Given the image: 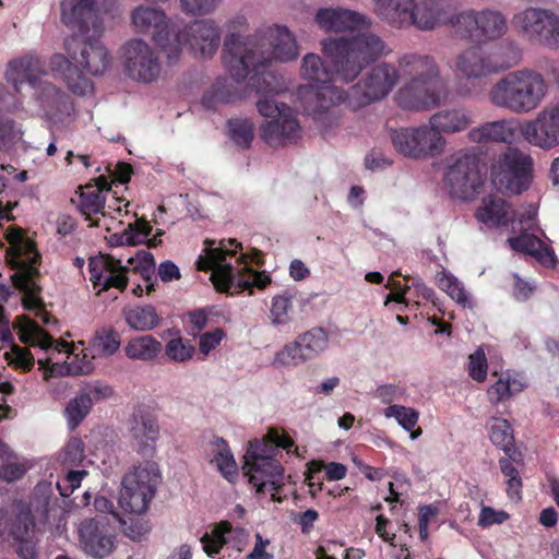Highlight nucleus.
Segmentation results:
<instances>
[{"label": "nucleus", "instance_id": "obj_1", "mask_svg": "<svg viewBox=\"0 0 559 559\" xmlns=\"http://www.w3.org/2000/svg\"><path fill=\"white\" fill-rule=\"evenodd\" d=\"M401 75L407 79L396 93V102L406 110H429L445 102L448 86L440 68L429 55L408 52L397 59V68L389 62L372 67L349 87V108L357 110L385 98Z\"/></svg>", "mask_w": 559, "mask_h": 559}, {"label": "nucleus", "instance_id": "obj_2", "mask_svg": "<svg viewBox=\"0 0 559 559\" xmlns=\"http://www.w3.org/2000/svg\"><path fill=\"white\" fill-rule=\"evenodd\" d=\"M115 3L116 0H62L60 3L62 23L78 33L64 43L67 53L76 64L62 53H55L49 67L75 95L85 96L94 90L93 82L78 66L92 75L103 74L110 66L108 51L100 41L104 31L100 13L108 12Z\"/></svg>", "mask_w": 559, "mask_h": 559}, {"label": "nucleus", "instance_id": "obj_3", "mask_svg": "<svg viewBox=\"0 0 559 559\" xmlns=\"http://www.w3.org/2000/svg\"><path fill=\"white\" fill-rule=\"evenodd\" d=\"M299 56L295 35L285 25L263 26L249 36L230 33L224 39L223 62L236 83L248 81L258 94H276L280 86L270 71L273 62H289Z\"/></svg>", "mask_w": 559, "mask_h": 559}, {"label": "nucleus", "instance_id": "obj_4", "mask_svg": "<svg viewBox=\"0 0 559 559\" xmlns=\"http://www.w3.org/2000/svg\"><path fill=\"white\" fill-rule=\"evenodd\" d=\"M320 44L329 66L317 53L305 55L300 75L308 85L332 83L334 76L344 83L354 82L369 64L391 53L383 38L374 33L328 37Z\"/></svg>", "mask_w": 559, "mask_h": 559}, {"label": "nucleus", "instance_id": "obj_5", "mask_svg": "<svg viewBox=\"0 0 559 559\" xmlns=\"http://www.w3.org/2000/svg\"><path fill=\"white\" fill-rule=\"evenodd\" d=\"M241 243L236 239L215 241L206 239L197 260L201 271H211L215 288L230 295L239 294L252 286L265 288L271 282L264 273L253 271L243 254L237 257Z\"/></svg>", "mask_w": 559, "mask_h": 559}, {"label": "nucleus", "instance_id": "obj_6", "mask_svg": "<svg viewBox=\"0 0 559 559\" xmlns=\"http://www.w3.org/2000/svg\"><path fill=\"white\" fill-rule=\"evenodd\" d=\"M532 146L551 150L559 145V99L545 106L535 118L521 123L515 118H506L481 123L469 129L467 138L473 143L514 142L516 134Z\"/></svg>", "mask_w": 559, "mask_h": 559}, {"label": "nucleus", "instance_id": "obj_7", "mask_svg": "<svg viewBox=\"0 0 559 559\" xmlns=\"http://www.w3.org/2000/svg\"><path fill=\"white\" fill-rule=\"evenodd\" d=\"M277 448L286 450L288 454L300 456L294 440L272 428L263 439L249 442L242 467L255 493L270 495L273 500H280L276 495L284 486V467L275 459Z\"/></svg>", "mask_w": 559, "mask_h": 559}, {"label": "nucleus", "instance_id": "obj_8", "mask_svg": "<svg viewBox=\"0 0 559 559\" xmlns=\"http://www.w3.org/2000/svg\"><path fill=\"white\" fill-rule=\"evenodd\" d=\"M9 243L7 261L11 266L10 275L13 285L23 293L22 302L25 309L35 310L41 305L37 284L40 254L33 240L24 235L22 228L9 226L4 231Z\"/></svg>", "mask_w": 559, "mask_h": 559}, {"label": "nucleus", "instance_id": "obj_9", "mask_svg": "<svg viewBox=\"0 0 559 559\" xmlns=\"http://www.w3.org/2000/svg\"><path fill=\"white\" fill-rule=\"evenodd\" d=\"M548 85L544 76L531 69L509 72L488 93L489 102L514 114H528L544 102Z\"/></svg>", "mask_w": 559, "mask_h": 559}, {"label": "nucleus", "instance_id": "obj_10", "mask_svg": "<svg viewBox=\"0 0 559 559\" xmlns=\"http://www.w3.org/2000/svg\"><path fill=\"white\" fill-rule=\"evenodd\" d=\"M520 60L521 50L512 43L493 50L473 46L464 49L455 57L453 71L457 78L474 82L510 69L516 66Z\"/></svg>", "mask_w": 559, "mask_h": 559}, {"label": "nucleus", "instance_id": "obj_11", "mask_svg": "<svg viewBox=\"0 0 559 559\" xmlns=\"http://www.w3.org/2000/svg\"><path fill=\"white\" fill-rule=\"evenodd\" d=\"M162 481L157 463L144 461L134 465L121 479L118 504L124 513L144 514Z\"/></svg>", "mask_w": 559, "mask_h": 559}, {"label": "nucleus", "instance_id": "obj_12", "mask_svg": "<svg viewBox=\"0 0 559 559\" xmlns=\"http://www.w3.org/2000/svg\"><path fill=\"white\" fill-rule=\"evenodd\" d=\"M134 33L148 36L166 55L169 64L175 63L181 55L180 36L170 24L165 11L157 5L141 4L130 14Z\"/></svg>", "mask_w": 559, "mask_h": 559}, {"label": "nucleus", "instance_id": "obj_13", "mask_svg": "<svg viewBox=\"0 0 559 559\" xmlns=\"http://www.w3.org/2000/svg\"><path fill=\"white\" fill-rule=\"evenodd\" d=\"M13 329L16 330L19 340L34 347H39L45 350H53L58 354H64L66 359L64 372L71 376L88 374L95 369L94 357L86 353L84 349L81 353H74L73 346L68 342H56L48 335L37 323L26 317H16L12 323Z\"/></svg>", "mask_w": 559, "mask_h": 559}, {"label": "nucleus", "instance_id": "obj_14", "mask_svg": "<svg viewBox=\"0 0 559 559\" xmlns=\"http://www.w3.org/2000/svg\"><path fill=\"white\" fill-rule=\"evenodd\" d=\"M304 110L324 130L338 122L336 108L345 104L349 107V90L344 91L332 83L322 85H304L297 91Z\"/></svg>", "mask_w": 559, "mask_h": 559}, {"label": "nucleus", "instance_id": "obj_15", "mask_svg": "<svg viewBox=\"0 0 559 559\" xmlns=\"http://www.w3.org/2000/svg\"><path fill=\"white\" fill-rule=\"evenodd\" d=\"M495 187L506 194H521L533 179V158L516 147H509L491 166Z\"/></svg>", "mask_w": 559, "mask_h": 559}, {"label": "nucleus", "instance_id": "obj_16", "mask_svg": "<svg viewBox=\"0 0 559 559\" xmlns=\"http://www.w3.org/2000/svg\"><path fill=\"white\" fill-rule=\"evenodd\" d=\"M35 521L31 502L17 500L12 504V516L0 506V543L13 540L17 545V554L22 559L37 557L36 544L33 539Z\"/></svg>", "mask_w": 559, "mask_h": 559}, {"label": "nucleus", "instance_id": "obj_17", "mask_svg": "<svg viewBox=\"0 0 559 559\" xmlns=\"http://www.w3.org/2000/svg\"><path fill=\"white\" fill-rule=\"evenodd\" d=\"M507 31V19L498 10H466L453 20V34L461 39L491 41L501 38Z\"/></svg>", "mask_w": 559, "mask_h": 559}, {"label": "nucleus", "instance_id": "obj_18", "mask_svg": "<svg viewBox=\"0 0 559 559\" xmlns=\"http://www.w3.org/2000/svg\"><path fill=\"white\" fill-rule=\"evenodd\" d=\"M444 186L453 198L471 199L481 185L480 158L474 150H461L448 158Z\"/></svg>", "mask_w": 559, "mask_h": 559}, {"label": "nucleus", "instance_id": "obj_19", "mask_svg": "<svg viewBox=\"0 0 559 559\" xmlns=\"http://www.w3.org/2000/svg\"><path fill=\"white\" fill-rule=\"evenodd\" d=\"M394 148L402 155L424 159L441 154L447 140L439 134L431 124H423L415 128H401L391 134Z\"/></svg>", "mask_w": 559, "mask_h": 559}, {"label": "nucleus", "instance_id": "obj_20", "mask_svg": "<svg viewBox=\"0 0 559 559\" xmlns=\"http://www.w3.org/2000/svg\"><path fill=\"white\" fill-rule=\"evenodd\" d=\"M512 24L531 41L549 49H559V16L555 12L527 8L514 14Z\"/></svg>", "mask_w": 559, "mask_h": 559}, {"label": "nucleus", "instance_id": "obj_21", "mask_svg": "<svg viewBox=\"0 0 559 559\" xmlns=\"http://www.w3.org/2000/svg\"><path fill=\"white\" fill-rule=\"evenodd\" d=\"M126 74L141 83H152L160 74V62L155 49L142 38H132L122 46Z\"/></svg>", "mask_w": 559, "mask_h": 559}, {"label": "nucleus", "instance_id": "obj_22", "mask_svg": "<svg viewBox=\"0 0 559 559\" xmlns=\"http://www.w3.org/2000/svg\"><path fill=\"white\" fill-rule=\"evenodd\" d=\"M127 432L134 451L143 457H153L157 452L160 426L154 414L144 408L133 411L127 421Z\"/></svg>", "mask_w": 559, "mask_h": 559}, {"label": "nucleus", "instance_id": "obj_23", "mask_svg": "<svg viewBox=\"0 0 559 559\" xmlns=\"http://www.w3.org/2000/svg\"><path fill=\"white\" fill-rule=\"evenodd\" d=\"M78 533L82 550L94 559L110 556L116 547V534L108 522L102 519L83 521Z\"/></svg>", "mask_w": 559, "mask_h": 559}, {"label": "nucleus", "instance_id": "obj_24", "mask_svg": "<svg viewBox=\"0 0 559 559\" xmlns=\"http://www.w3.org/2000/svg\"><path fill=\"white\" fill-rule=\"evenodd\" d=\"M180 36L181 50L188 47L197 58H211L221 44V33L213 20H198L190 23L185 32L176 29Z\"/></svg>", "mask_w": 559, "mask_h": 559}, {"label": "nucleus", "instance_id": "obj_25", "mask_svg": "<svg viewBox=\"0 0 559 559\" xmlns=\"http://www.w3.org/2000/svg\"><path fill=\"white\" fill-rule=\"evenodd\" d=\"M45 60L35 51H28L10 60L7 64L4 79L19 93L23 84H28L36 90L41 78L47 75Z\"/></svg>", "mask_w": 559, "mask_h": 559}, {"label": "nucleus", "instance_id": "obj_26", "mask_svg": "<svg viewBox=\"0 0 559 559\" xmlns=\"http://www.w3.org/2000/svg\"><path fill=\"white\" fill-rule=\"evenodd\" d=\"M455 7L451 0H414L411 27L419 31H432L449 24L453 29Z\"/></svg>", "mask_w": 559, "mask_h": 559}, {"label": "nucleus", "instance_id": "obj_27", "mask_svg": "<svg viewBox=\"0 0 559 559\" xmlns=\"http://www.w3.org/2000/svg\"><path fill=\"white\" fill-rule=\"evenodd\" d=\"M314 21L328 33L369 29L372 25L371 19L366 14L343 7L320 8L314 15Z\"/></svg>", "mask_w": 559, "mask_h": 559}, {"label": "nucleus", "instance_id": "obj_28", "mask_svg": "<svg viewBox=\"0 0 559 559\" xmlns=\"http://www.w3.org/2000/svg\"><path fill=\"white\" fill-rule=\"evenodd\" d=\"M90 280L99 292L109 288L123 290L128 284L127 266L109 254L92 257L88 261Z\"/></svg>", "mask_w": 559, "mask_h": 559}, {"label": "nucleus", "instance_id": "obj_29", "mask_svg": "<svg viewBox=\"0 0 559 559\" xmlns=\"http://www.w3.org/2000/svg\"><path fill=\"white\" fill-rule=\"evenodd\" d=\"M35 99L46 119L53 123L63 122L74 111L71 97L47 81L35 90Z\"/></svg>", "mask_w": 559, "mask_h": 559}, {"label": "nucleus", "instance_id": "obj_30", "mask_svg": "<svg viewBox=\"0 0 559 559\" xmlns=\"http://www.w3.org/2000/svg\"><path fill=\"white\" fill-rule=\"evenodd\" d=\"M263 141L273 147L285 146L296 142L301 134L295 112L265 121L260 127Z\"/></svg>", "mask_w": 559, "mask_h": 559}, {"label": "nucleus", "instance_id": "obj_31", "mask_svg": "<svg viewBox=\"0 0 559 559\" xmlns=\"http://www.w3.org/2000/svg\"><path fill=\"white\" fill-rule=\"evenodd\" d=\"M248 533L245 528L233 526L228 522H222L216 525L210 534H205L201 538L204 551L214 557L224 545L241 551L246 545Z\"/></svg>", "mask_w": 559, "mask_h": 559}, {"label": "nucleus", "instance_id": "obj_32", "mask_svg": "<svg viewBox=\"0 0 559 559\" xmlns=\"http://www.w3.org/2000/svg\"><path fill=\"white\" fill-rule=\"evenodd\" d=\"M374 15L395 29L411 27L414 0H372Z\"/></svg>", "mask_w": 559, "mask_h": 559}, {"label": "nucleus", "instance_id": "obj_33", "mask_svg": "<svg viewBox=\"0 0 559 559\" xmlns=\"http://www.w3.org/2000/svg\"><path fill=\"white\" fill-rule=\"evenodd\" d=\"M473 122V111L464 106L441 109L429 118V123L439 134H454L466 131Z\"/></svg>", "mask_w": 559, "mask_h": 559}, {"label": "nucleus", "instance_id": "obj_34", "mask_svg": "<svg viewBox=\"0 0 559 559\" xmlns=\"http://www.w3.org/2000/svg\"><path fill=\"white\" fill-rule=\"evenodd\" d=\"M109 189L107 180L103 177H99L96 183L80 187L75 201L79 212L90 221H92L93 215L99 213L105 216L106 194Z\"/></svg>", "mask_w": 559, "mask_h": 559}, {"label": "nucleus", "instance_id": "obj_35", "mask_svg": "<svg viewBox=\"0 0 559 559\" xmlns=\"http://www.w3.org/2000/svg\"><path fill=\"white\" fill-rule=\"evenodd\" d=\"M508 243L514 251L531 255L547 267L556 265L557 258L554 249L537 236L522 233L509 238Z\"/></svg>", "mask_w": 559, "mask_h": 559}, {"label": "nucleus", "instance_id": "obj_36", "mask_svg": "<svg viewBox=\"0 0 559 559\" xmlns=\"http://www.w3.org/2000/svg\"><path fill=\"white\" fill-rule=\"evenodd\" d=\"M476 218L487 227L495 228L513 223L515 214L506 200L489 195L483 199L476 212Z\"/></svg>", "mask_w": 559, "mask_h": 559}, {"label": "nucleus", "instance_id": "obj_37", "mask_svg": "<svg viewBox=\"0 0 559 559\" xmlns=\"http://www.w3.org/2000/svg\"><path fill=\"white\" fill-rule=\"evenodd\" d=\"M207 456L225 479L229 483L236 481L238 466L226 440L214 437L209 442Z\"/></svg>", "mask_w": 559, "mask_h": 559}, {"label": "nucleus", "instance_id": "obj_38", "mask_svg": "<svg viewBox=\"0 0 559 559\" xmlns=\"http://www.w3.org/2000/svg\"><path fill=\"white\" fill-rule=\"evenodd\" d=\"M120 347V333L111 325H104L95 330L86 349L94 358H109L117 354Z\"/></svg>", "mask_w": 559, "mask_h": 559}, {"label": "nucleus", "instance_id": "obj_39", "mask_svg": "<svg viewBox=\"0 0 559 559\" xmlns=\"http://www.w3.org/2000/svg\"><path fill=\"white\" fill-rule=\"evenodd\" d=\"M526 386L527 383L523 376L507 371L488 388V400L492 405H498L500 402L510 399L513 394L522 392Z\"/></svg>", "mask_w": 559, "mask_h": 559}, {"label": "nucleus", "instance_id": "obj_40", "mask_svg": "<svg viewBox=\"0 0 559 559\" xmlns=\"http://www.w3.org/2000/svg\"><path fill=\"white\" fill-rule=\"evenodd\" d=\"M26 150L27 145L24 140L22 124L0 114V151L11 154L16 151L25 152Z\"/></svg>", "mask_w": 559, "mask_h": 559}, {"label": "nucleus", "instance_id": "obj_41", "mask_svg": "<svg viewBox=\"0 0 559 559\" xmlns=\"http://www.w3.org/2000/svg\"><path fill=\"white\" fill-rule=\"evenodd\" d=\"M123 317L127 325L134 331H151L160 322V317L151 305L129 307L123 310Z\"/></svg>", "mask_w": 559, "mask_h": 559}, {"label": "nucleus", "instance_id": "obj_42", "mask_svg": "<svg viewBox=\"0 0 559 559\" xmlns=\"http://www.w3.org/2000/svg\"><path fill=\"white\" fill-rule=\"evenodd\" d=\"M241 99L234 83L226 78H218L212 87L203 95L202 104L204 107L212 109L218 104H229Z\"/></svg>", "mask_w": 559, "mask_h": 559}, {"label": "nucleus", "instance_id": "obj_43", "mask_svg": "<svg viewBox=\"0 0 559 559\" xmlns=\"http://www.w3.org/2000/svg\"><path fill=\"white\" fill-rule=\"evenodd\" d=\"M162 350L160 343L152 335H141L131 338L124 352L128 358L133 360H153Z\"/></svg>", "mask_w": 559, "mask_h": 559}, {"label": "nucleus", "instance_id": "obj_44", "mask_svg": "<svg viewBox=\"0 0 559 559\" xmlns=\"http://www.w3.org/2000/svg\"><path fill=\"white\" fill-rule=\"evenodd\" d=\"M0 459L2 460L0 478L9 483L22 478L31 467L27 461L16 459L10 447L2 441H0Z\"/></svg>", "mask_w": 559, "mask_h": 559}, {"label": "nucleus", "instance_id": "obj_45", "mask_svg": "<svg viewBox=\"0 0 559 559\" xmlns=\"http://www.w3.org/2000/svg\"><path fill=\"white\" fill-rule=\"evenodd\" d=\"M490 441L506 453H514V436L511 424L501 417H492L487 423Z\"/></svg>", "mask_w": 559, "mask_h": 559}, {"label": "nucleus", "instance_id": "obj_46", "mask_svg": "<svg viewBox=\"0 0 559 559\" xmlns=\"http://www.w3.org/2000/svg\"><path fill=\"white\" fill-rule=\"evenodd\" d=\"M437 284L440 289L447 293L453 300L462 307H472V300L463 283L451 272L442 270L437 275Z\"/></svg>", "mask_w": 559, "mask_h": 559}, {"label": "nucleus", "instance_id": "obj_47", "mask_svg": "<svg viewBox=\"0 0 559 559\" xmlns=\"http://www.w3.org/2000/svg\"><path fill=\"white\" fill-rule=\"evenodd\" d=\"M297 338L309 359L319 356L329 347V334L322 328L311 329L298 335Z\"/></svg>", "mask_w": 559, "mask_h": 559}, {"label": "nucleus", "instance_id": "obj_48", "mask_svg": "<svg viewBox=\"0 0 559 559\" xmlns=\"http://www.w3.org/2000/svg\"><path fill=\"white\" fill-rule=\"evenodd\" d=\"M124 265L127 272L132 270L142 276L148 292L152 289V281L155 276V262L152 253L141 250L134 257H130Z\"/></svg>", "mask_w": 559, "mask_h": 559}, {"label": "nucleus", "instance_id": "obj_49", "mask_svg": "<svg viewBox=\"0 0 559 559\" xmlns=\"http://www.w3.org/2000/svg\"><path fill=\"white\" fill-rule=\"evenodd\" d=\"M92 408L90 397L79 392L71 399L64 409L68 427L74 430L90 414Z\"/></svg>", "mask_w": 559, "mask_h": 559}, {"label": "nucleus", "instance_id": "obj_50", "mask_svg": "<svg viewBox=\"0 0 559 559\" xmlns=\"http://www.w3.org/2000/svg\"><path fill=\"white\" fill-rule=\"evenodd\" d=\"M307 360H310L307 354L304 352L301 344L298 338L294 342L284 345L274 356L273 366L288 367L297 366Z\"/></svg>", "mask_w": 559, "mask_h": 559}, {"label": "nucleus", "instance_id": "obj_51", "mask_svg": "<svg viewBox=\"0 0 559 559\" xmlns=\"http://www.w3.org/2000/svg\"><path fill=\"white\" fill-rule=\"evenodd\" d=\"M382 414L388 419H395L405 431H412L415 429L419 419L418 411L400 404H391L386 406Z\"/></svg>", "mask_w": 559, "mask_h": 559}, {"label": "nucleus", "instance_id": "obj_52", "mask_svg": "<svg viewBox=\"0 0 559 559\" xmlns=\"http://www.w3.org/2000/svg\"><path fill=\"white\" fill-rule=\"evenodd\" d=\"M230 139L240 147H249L253 140V124L248 119L228 121Z\"/></svg>", "mask_w": 559, "mask_h": 559}, {"label": "nucleus", "instance_id": "obj_53", "mask_svg": "<svg viewBox=\"0 0 559 559\" xmlns=\"http://www.w3.org/2000/svg\"><path fill=\"white\" fill-rule=\"evenodd\" d=\"M293 310L292 295L284 293L273 297L271 305V320L274 325H283L290 321Z\"/></svg>", "mask_w": 559, "mask_h": 559}, {"label": "nucleus", "instance_id": "obj_54", "mask_svg": "<svg viewBox=\"0 0 559 559\" xmlns=\"http://www.w3.org/2000/svg\"><path fill=\"white\" fill-rule=\"evenodd\" d=\"M194 353V347L188 340L182 337L171 338L167 342L165 347L166 356L176 362H183L189 360Z\"/></svg>", "mask_w": 559, "mask_h": 559}, {"label": "nucleus", "instance_id": "obj_55", "mask_svg": "<svg viewBox=\"0 0 559 559\" xmlns=\"http://www.w3.org/2000/svg\"><path fill=\"white\" fill-rule=\"evenodd\" d=\"M84 443L79 438H71L63 450L58 454V461L62 465L76 466L84 460Z\"/></svg>", "mask_w": 559, "mask_h": 559}, {"label": "nucleus", "instance_id": "obj_56", "mask_svg": "<svg viewBox=\"0 0 559 559\" xmlns=\"http://www.w3.org/2000/svg\"><path fill=\"white\" fill-rule=\"evenodd\" d=\"M4 356L11 367L22 372L29 371L35 364V359L32 353L28 349L22 348L17 345H12L11 350L5 353Z\"/></svg>", "mask_w": 559, "mask_h": 559}, {"label": "nucleus", "instance_id": "obj_57", "mask_svg": "<svg viewBox=\"0 0 559 559\" xmlns=\"http://www.w3.org/2000/svg\"><path fill=\"white\" fill-rule=\"evenodd\" d=\"M467 371L469 377L476 382H484L487 378L488 362L484 346H479L468 357Z\"/></svg>", "mask_w": 559, "mask_h": 559}, {"label": "nucleus", "instance_id": "obj_58", "mask_svg": "<svg viewBox=\"0 0 559 559\" xmlns=\"http://www.w3.org/2000/svg\"><path fill=\"white\" fill-rule=\"evenodd\" d=\"M219 3L221 0H180L181 10L193 16L212 14Z\"/></svg>", "mask_w": 559, "mask_h": 559}, {"label": "nucleus", "instance_id": "obj_59", "mask_svg": "<svg viewBox=\"0 0 559 559\" xmlns=\"http://www.w3.org/2000/svg\"><path fill=\"white\" fill-rule=\"evenodd\" d=\"M257 108L261 116L270 118V120L276 119L278 117H285L294 112V110L288 105L284 103H275L273 99L269 98L259 99L257 103Z\"/></svg>", "mask_w": 559, "mask_h": 559}, {"label": "nucleus", "instance_id": "obj_60", "mask_svg": "<svg viewBox=\"0 0 559 559\" xmlns=\"http://www.w3.org/2000/svg\"><path fill=\"white\" fill-rule=\"evenodd\" d=\"M150 230V227L144 221H136L129 224L121 233L124 236V242H127V246H136L143 243L147 239Z\"/></svg>", "mask_w": 559, "mask_h": 559}, {"label": "nucleus", "instance_id": "obj_61", "mask_svg": "<svg viewBox=\"0 0 559 559\" xmlns=\"http://www.w3.org/2000/svg\"><path fill=\"white\" fill-rule=\"evenodd\" d=\"M122 531L126 536L133 540H140L144 537L151 530L148 522L144 519H129L124 520L118 518Z\"/></svg>", "mask_w": 559, "mask_h": 559}, {"label": "nucleus", "instance_id": "obj_62", "mask_svg": "<svg viewBox=\"0 0 559 559\" xmlns=\"http://www.w3.org/2000/svg\"><path fill=\"white\" fill-rule=\"evenodd\" d=\"M83 395L90 397L91 405L93 403L107 400L112 396V388L104 382L95 381L86 384L81 391Z\"/></svg>", "mask_w": 559, "mask_h": 559}, {"label": "nucleus", "instance_id": "obj_63", "mask_svg": "<svg viewBox=\"0 0 559 559\" xmlns=\"http://www.w3.org/2000/svg\"><path fill=\"white\" fill-rule=\"evenodd\" d=\"M86 474L87 473L83 469L68 472L67 476L56 484L60 496L69 497L76 488L81 486L82 479L86 476Z\"/></svg>", "mask_w": 559, "mask_h": 559}, {"label": "nucleus", "instance_id": "obj_64", "mask_svg": "<svg viewBox=\"0 0 559 559\" xmlns=\"http://www.w3.org/2000/svg\"><path fill=\"white\" fill-rule=\"evenodd\" d=\"M377 396L384 404H395L394 402H400L404 400L407 395L406 390L400 385L395 384H382L377 388L376 391Z\"/></svg>", "mask_w": 559, "mask_h": 559}]
</instances>
